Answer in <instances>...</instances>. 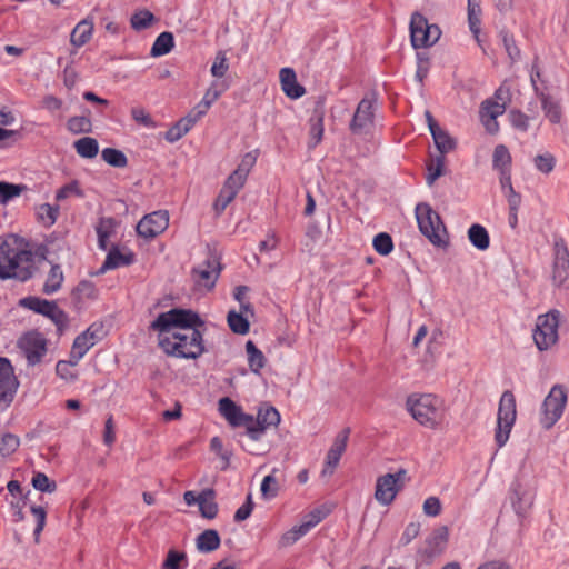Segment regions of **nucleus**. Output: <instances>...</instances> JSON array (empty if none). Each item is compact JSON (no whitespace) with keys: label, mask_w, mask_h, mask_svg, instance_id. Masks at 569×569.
<instances>
[{"label":"nucleus","mask_w":569,"mask_h":569,"mask_svg":"<svg viewBox=\"0 0 569 569\" xmlns=\"http://www.w3.org/2000/svg\"><path fill=\"white\" fill-rule=\"evenodd\" d=\"M441 30L437 24L429 23L428 19L416 11L410 19V40L415 49L433 46L440 38Z\"/></svg>","instance_id":"0eeeda50"},{"label":"nucleus","mask_w":569,"mask_h":569,"mask_svg":"<svg viewBox=\"0 0 569 569\" xmlns=\"http://www.w3.org/2000/svg\"><path fill=\"white\" fill-rule=\"evenodd\" d=\"M101 158L113 168H126L128 164V158L124 152L116 148H104L101 151Z\"/></svg>","instance_id":"a19ab883"},{"label":"nucleus","mask_w":569,"mask_h":569,"mask_svg":"<svg viewBox=\"0 0 569 569\" xmlns=\"http://www.w3.org/2000/svg\"><path fill=\"white\" fill-rule=\"evenodd\" d=\"M93 23L88 19L80 21L71 32L70 41L74 47L84 46L91 38Z\"/></svg>","instance_id":"2f4dec72"},{"label":"nucleus","mask_w":569,"mask_h":569,"mask_svg":"<svg viewBox=\"0 0 569 569\" xmlns=\"http://www.w3.org/2000/svg\"><path fill=\"white\" fill-rule=\"evenodd\" d=\"M552 281L558 288L569 289V250L562 238L555 241Z\"/></svg>","instance_id":"f8f14e48"},{"label":"nucleus","mask_w":569,"mask_h":569,"mask_svg":"<svg viewBox=\"0 0 569 569\" xmlns=\"http://www.w3.org/2000/svg\"><path fill=\"white\" fill-rule=\"evenodd\" d=\"M60 212L58 204L42 203L37 207V219L44 227H51L56 223Z\"/></svg>","instance_id":"e433bc0d"},{"label":"nucleus","mask_w":569,"mask_h":569,"mask_svg":"<svg viewBox=\"0 0 569 569\" xmlns=\"http://www.w3.org/2000/svg\"><path fill=\"white\" fill-rule=\"evenodd\" d=\"M372 246L376 252L381 256H388L393 250V241L389 233L380 232L375 236Z\"/></svg>","instance_id":"49530a36"},{"label":"nucleus","mask_w":569,"mask_h":569,"mask_svg":"<svg viewBox=\"0 0 569 569\" xmlns=\"http://www.w3.org/2000/svg\"><path fill=\"white\" fill-rule=\"evenodd\" d=\"M68 130L73 134L92 132V122L86 116L71 117L67 122Z\"/></svg>","instance_id":"c03bdc74"},{"label":"nucleus","mask_w":569,"mask_h":569,"mask_svg":"<svg viewBox=\"0 0 569 569\" xmlns=\"http://www.w3.org/2000/svg\"><path fill=\"white\" fill-rule=\"evenodd\" d=\"M256 161H257L256 156H253L252 152H248L242 157L240 164L233 172L238 173L239 177L246 181L247 177H248L250 170L252 169V167L254 166Z\"/></svg>","instance_id":"69168bd1"},{"label":"nucleus","mask_w":569,"mask_h":569,"mask_svg":"<svg viewBox=\"0 0 569 569\" xmlns=\"http://www.w3.org/2000/svg\"><path fill=\"white\" fill-rule=\"evenodd\" d=\"M229 69L228 59L226 52L220 50L214 57V61L211 66V74L216 78H222Z\"/></svg>","instance_id":"4d7b16f0"},{"label":"nucleus","mask_w":569,"mask_h":569,"mask_svg":"<svg viewBox=\"0 0 569 569\" xmlns=\"http://www.w3.org/2000/svg\"><path fill=\"white\" fill-rule=\"evenodd\" d=\"M216 491L212 488L203 489L200 492L199 511L206 519H213L217 517L219 507L214 501Z\"/></svg>","instance_id":"b1692460"},{"label":"nucleus","mask_w":569,"mask_h":569,"mask_svg":"<svg viewBox=\"0 0 569 569\" xmlns=\"http://www.w3.org/2000/svg\"><path fill=\"white\" fill-rule=\"evenodd\" d=\"M246 351L248 355V363L250 370L253 373L259 375L267 362L263 352L251 340L246 342Z\"/></svg>","instance_id":"7c9ffc66"},{"label":"nucleus","mask_w":569,"mask_h":569,"mask_svg":"<svg viewBox=\"0 0 569 569\" xmlns=\"http://www.w3.org/2000/svg\"><path fill=\"white\" fill-rule=\"evenodd\" d=\"M480 0H468V22L470 31L473 33L475 38L479 42V32H480Z\"/></svg>","instance_id":"ea45409f"},{"label":"nucleus","mask_w":569,"mask_h":569,"mask_svg":"<svg viewBox=\"0 0 569 569\" xmlns=\"http://www.w3.org/2000/svg\"><path fill=\"white\" fill-rule=\"evenodd\" d=\"M63 279L64 277L61 267L57 263H51V269L47 276L42 292L46 295H52L57 292L61 288Z\"/></svg>","instance_id":"72a5a7b5"},{"label":"nucleus","mask_w":569,"mask_h":569,"mask_svg":"<svg viewBox=\"0 0 569 569\" xmlns=\"http://www.w3.org/2000/svg\"><path fill=\"white\" fill-rule=\"evenodd\" d=\"M54 302L36 296H28L20 299L19 306L47 317L50 310L53 309Z\"/></svg>","instance_id":"c85d7f7f"},{"label":"nucleus","mask_w":569,"mask_h":569,"mask_svg":"<svg viewBox=\"0 0 569 569\" xmlns=\"http://www.w3.org/2000/svg\"><path fill=\"white\" fill-rule=\"evenodd\" d=\"M280 423V413L272 406L260 407L258 415L252 416V422L248 423L247 431L240 433V437H248L251 441H259L270 427H277Z\"/></svg>","instance_id":"9b49d317"},{"label":"nucleus","mask_w":569,"mask_h":569,"mask_svg":"<svg viewBox=\"0 0 569 569\" xmlns=\"http://www.w3.org/2000/svg\"><path fill=\"white\" fill-rule=\"evenodd\" d=\"M490 108H496L497 111H490L489 117L482 118V123L490 134H496L499 131V124L497 122L498 116L502 114L505 112V106L499 104V102H496L491 99L485 100L481 103L482 110H489Z\"/></svg>","instance_id":"393cba45"},{"label":"nucleus","mask_w":569,"mask_h":569,"mask_svg":"<svg viewBox=\"0 0 569 569\" xmlns=\"http://www.w3.org/2000/svg\"><path fill=\"white\" fill-rule=\"evenodd\" d=\"M18 345L24 352L30 366L39 363L47 352V340L37 331L26 333Z\"/></svg>","instance_id":"dca6fc26"},{"label":"nucleus","mask_w":569,"mask_h":569,"mask_svg":"<svg viewBox=\"0 0 569 569\" xmlns=\"http://www.w3.org/2000/svg\"><path fill=\"white\" fill-rule=\"evenodd\" d=\"M509 120L511 126L519 131L526 132L529 128V117L520 110H510Z\"/></svg>","instance_id":"e2e57ef3"},{"label":"nucleus","mask_w":569,"mask_h":569,"mask_svg":"<svg viewBox=\"0 0 569 569\" xmlns=\"http://www.w3.org/2000/svg\"><path fill=\"white\" fill-rule=\"evenodd\" d=\"M407 407L411 416L421 426L430 429H437L441 421L439 409V399L433 395H421L408 397Z\"/></svg>","instance_id":"39448f33"},{"label":"nucleus","mask_w":569,"mask_h":569,"mask_svg":"<svg viewBox=\"0 0 569 569\" xmlns=\"http://www.w3.org/2000/svg\"><path fill=\"white\" fill-rule=\"evenodd\" d=\"M187 559L184 552L171 549L168 551L167 557L161 566V569H181L180 562Z\"/></svg>","instance_id":"0e129e2a"},{"label":"nucleus","mask_w":569,"mask_h":569,"mask_svg":"<svg viewBox=\"0 0 569 569\" xmlns=\"http://www.w3.org/2000/svg\"><path fill=\"white\" fill-rule=\"evenodd\" d=\"M32 256L30 250L19 248L17 237L3 241L0 244V279L28 281L33 276Z\"/></svg>","instance_id":"f257e3e1"},{"label":"nucleus","mask_w":569,"mask_h":569,"mask_svg":"<svg viewBox=\"0 0 569 569\" xmlns=\"http://www.w3.org/2000/svg\"><path fill=\"white\" fill-rule=\"evenodd\" d=\"M416 219L420 232L436 247L445 248L448 246L447 228L439 216L430 204L420 202L416 206Z\"/></svg>","instance_id":"20e7f679"},{"label":"nucleus","mask_w":569,"mask_h":569,"mask_svg":"<svg viewBox=\"0 0 569 569\" xmlns=\"http://www.w3.org/2000/svg\"><path fill=\"white\" fill-rule=\"evenodd\" d=\"M30 511L37 519V525H36L34 531H33V536H34L36 542H39L40 533L42 532V530L46 526L47 511L41 506H31Z\"/></svg>","instance_id":"680f3d73"},{"label":"nucleus","mask_w":569,"mask_h":569,"mask_svg":"<svg viewBox=\"0 0 569 569\" xmlns=\"http://www.w3.org/2000/svg\"><path fill=\"white\" fill-rule=\"evenodd\" d=\"M220 536L214 529H206L196 539L197 549L204 553L217 550L220 547Z\"/></svg>","instance_id":"a878e982"},{"label":"nucleus","mask_w":569,"mask_h":569,"mask_svg":"<svg viewBox=\"0 0 569 569\" xmlns=\"http://www.w3.org/2000/svg\"><path fill=\"white\" fill-rule=\"evenodd\" d=\"M511 154L505 144H498L495 147L492 156L493 169L501 171L511 170Z\"/></svg>","instance_id":"4c0bfd02"},{"label":"nucleus","mask_w":569,"mask_h":569,"mask_svg":"<svg viewBox=\"0 0 569 569\" xmlns=\"http://www.w3.org/2000/svg\"><path fill=\"white\" fill-rule=\"evenodd\" d=\"M20 445V440L16 435L4 433L0 437V455L8 457L13 453Z\"/></svg>","instance_id":"864d4df0"},{"label":"nucleus","mask_w":569,"mask_h":569,"mask_svg":"<svg viewBox=\"0 0 569 569\" xmlns=\"http://www.w3.org/2000/svg\"><path fill=\"white\" fill-rule=\"evenodd\" d=\"M156 20L151 11L142 9L131 16L130 24L133 30L141 31L148 29Z\"/></svg>","instance_id":"79ce46f5"},{"label":"nucleus","mask_w":569,"mask_h":569,"mask_svg":"<svg viewBox=\"0 0 569 569\" xmlns=\"http://www.w3.org/2000/svg\"><path fill=\"white\" fill-rule=\"evenodd\" d=\"M377 101L376 93L365 96L357 106L356 112L350 121V131L355 134L362 133L372 126L375 118L373 104Z\"/></svg>","instance_id":"ddd939ff"},{"label":"nucleus","mask_w":569,"mask_h":569,"mask_svg":"<svg viewBox=\"0 0 569 569\" xmlns=\"http://www.w3.org/2000/svg\"><path fill=\"white\" fill-rule=\"evenodd\" d=\"M253 507H254V503L252 501V495L249 493L247 496L246 502L240 508L237 509V511L233 516V520L236 522H242V521L247 520L251 516Z\"/></svg>","instance_id":"338daca9"},{"label":"nucleus","mask_w":569,"mask_h":569,"mask_svg":"<svg viewBox=\"0 0 569 569\" xmlns=\"http://www.w3.org/2000/svg\"><path fill=\"white\" fill-rule=\"evenodd\" d=\"M47 318H49L56 325L60 333L64 330L69 322L68 315L58 307L57 302H54V307L47 315Z\"/></svg>","instance_id":"13d9d810"},{"label":"nucleus","mask_w":569,"mask_h":569,"mask_svg":"<svg viewBox=\"0 0 569 569\" xmlns=\"http://www.w3.org/2000/svg\"><path fill=\"white\" fill-rule=\"evenodd\" d=\"M280 83L283 92L290 99H299L306 93L303 86L298 83L297 74L292 68H282L279 72Z\"/></svg>","instance_id":"4be33fe9"},{"label":"nucleus","mask_w":569,"mask_h":569,"mask_svg":"<svg viewBox=\"0 0 569 569\" xmlns=\"http://www.w3.org/2000/svg\"><path fill=\"white\" fill-rule=\"evenodd\" d=\"M539 97L546 117L550 120V122L559 123L562 118V111L559 102L555 101L549 94L543 92H541Z\"/></svg>","instance_id":"f704fd0d"},{"label":"nucleus","mask_w":569,"mask_h":569,"mask_svg":"<svg viewBox=\"0 0 569 569\" xmlns=\"http://www.w3.org/2000/svg\"><path fill=\"white\" fill-rule=\"evenodd\" d=\"M468 239L470 243L480 251H485L490 247L489 232L479 223L470 226L468 229Z\"/></svg>","instance_id":"bb28decb"},{"label":"nucleus","mask_w":569,"mask_h":569,"mask_svg":"<svg viewBox=\"0 0 569 569\" xmlns=\"http://www.w3.org/2000/svg\"><path fill=\"white\" fill-rule=\"evenodd\" d=\"M567 403V390L561 385H555L542 403L541 425L550 429L561 418Z\"/></svg>","instance_id":"1a4fd4ad"},{"label":"nucleus","mask_w":569,"mask_h":569,"mask_svg":"<svg viewBox=\"0 0 569 569\" xmlns=\"http://www.w3.org/2000/svg\"><path fill=\"white\" fill-rule=\"evenodd\" d=\"M24 190H27L26 184L0 181V203L7 204L12 199L19 197Z\"/></svg>","instance_id":"37998d69"},{"label":"nucleus","mask_w":569,"mask_h":569,"mask_svg":"<svg viewBox=\"0 0 569 569\" xmlns=\"http://www.w3.org/2000/svg\"><path fill=\"white\" fill-rule=\"evenodd\" d=\"M556 157L550 152L537 154L533 158L536 169L543 174L551 173L556 167Z\"/></svg>","instance_id":"a18cd8bd"},{"label":"nucleus","mask_w":569,"mask_h":569,"mask_svg":"<svg viewBox=\"0 0 569 569\" xmlns=\"http://www.w3.org/2000/svg\"><path fill=\"white\" fill-rule=\"evenodd\" d=\"M73 147L79 157L93 159L99 153V143L97 139L83 137L74 141Z\"/></svg>","instance_id":"473e14b6"},{"label":"nucleus","mask_w":569,"mask_h":569,"mask_svg":"<svg viewBox=\"0 0 569 569\" xmlns=\"http://www.w3.org/2000/svg\"><path fill=\"white\" fill-rule=\"evenodd\" d=\"M134 262V253H122L117 244H113L111 249L109 250L106 260H104V267L106 268H119L122 266H130Z\"/></svg>","instance_id":"cd10ccee"},{"label":"nucleus","mask_w":569,"mask_h":569,"mask_svg":"<svg viewBox=\"0 0 569 569\" xmlns=\"http://www.w3.org/2000/svg\"><path fill=\"white\" fill-rule=\"evenodd\" d=\"M509 498L517 516L525 518L533 505V496L519 479L511 483Z\"/></svg>","instance_id":"a211bd4d"},{"label":"nucleus","mask_w":569,"mask_h":569,"mask_svg":"<svg viewBox=\"0 0 569 569\" xmlns=\"http://www.w3.org/2000/svg\"><path fill=\"white\" fill-rule=\"evenodd\" d=\"M94 345L89 340V338H86V335H78L76 339L73 340L71 351H70V358L72 365H78V362L84 357V355L89 351L90 348H92Z\"/></svg>","instance_id":"c9c22d12"},{"label":"nucleus","mask_w":569,"mask_h":569,"mask_svg":"<svg viewBox=\"0 0 569 569\" xmlns=\"http://www.w3.org/2000/svg\"><path fill=\"white\" fill-rule=\"evenodd\" d=\"M70 194H74L79 198H82L84 196L83 191L80 189L79 182L77 180H72L71 182H69V183L64 184L63 187H61L60 189H58V191L56 193V200L62 201V200L67 199Z\"/></svg>","instance_id":"052dcab7"},{"label":"nucleus","mask_w":569,"mask_h":569,"mask_svg":"<svg viewBox=\"0 0 569 569\" xmlns=\"http://www.w3.org/2000/svg\"><path fill=\"white\" fill-rule=\"evenodd\" d=\"M560 312L551 310L538 317L532 337L540 351L549 349L558 340Z\"/></svg>","instance_id":"6e6552de"},{"label":"nucleus","mask_w":569,"mask_h":569,"mask_svg":"<svg viewBox=\"0 0 569 569\" xmlns=\"http://www.w3.org/2000/svg\"><path fill=\"white\" fill-rule=\"evenodd\" d=\"M204 320L192 309L172 308L159 316L151 322L150 329L159 335L170 333L172 329L194 330L203 327Z\"/></svg>","instance_id":"7ed1b4c3"},{"label":"nucleus","mask_w":569,"mask_h":569,"mask_svg":"<svg viewBox=\"0 0 569 569\" xmlns=\"http://www.w3.org/2000/svg\"><path fill=\"white\" fill-rule=\"evenodd\" d=\"M169 226V213L167 210L153 211L143 218L137 224L138 236L144 239H153L164 232Z\"/></svg>","instance_id":"4468645a"},{"label":"nucleus","mask_w":569,"mask_h":569,"mask_svg":"<svg viewBox=\"0 0 569 569\" xmlns=\"http://www.w3.org/2000/svg\"><path fill=\"white\" fill-rule=\"evenodd\" d=\"M500 37H501L505 50H506L509 59L511 60V62H516L517 60H519L520 59V49L516 44L513 34H511L507 30H501Z\"/></svg>","instance_id":"de8ad7c7"},{"label":"nucleus","mask_w":569,"mask_h":569,"mask_svg":"<svg viewBox=\"0 0 569 569\" xmlns=\"http://www.w3.org/2000/svg\"><path fill=\"white\" fill-rule=\"evenodd\" d=\"M81 333L86 335V338H89V340L96 345V342L100 341L106 335L104 326L102 322H94Z\"/></svg>","instance_id":"774afa93"},{"label":"nucleus","mask_w":569,"mask_h":569,"mask_svg":"<svg viewBox=\"0 0 569 569\" xmlns=\"http://www.w3.org/2000/svg\"><path fill=\"white\" fill-rule=\"evenodd\" d=\"M174 47V37L170 31L161 32L154 40L150 56L151 57H162L168 54Z\"/></svg>","instance_id":"c756f323"},{"label":"nucleus","mask_w":569,"mask_h":569,"mask_svg":"<svg viewBox=\"0 0 569 569\" xmlns=\"http://www.w3.org/2000/svg\"><path fill=\"white\" fill-rule=\"evenodd\" d=\"M517 418L516 398L511 390L502 392L497 415L495 440L499 448L506 445Z\"/></svg>","instance_id":"423d86ee"},{"label":"nucleus","mask_w":569,"mask_h":569,"mask_svg":"<svg viewBox=\"0 0 569 569\" xmlns=\"http://www.w3.org/2000/svg\"><path fill=\"white\" fill-rule=\"evenodd\" d=\"M170 333L159 335L158 345L167 356L196 360L207 352L200 329Z\"/></svg>","instance_id":"f03ea898"},{"label":"nucleus","mask_w":569,"mask_h":569,"mask_svg":"<svg viewBox=\"0 0 569 569\" xmlns=\"http://www.w3.org/2000/svg\"><path fill=\"white\" fill-rule=\"evenodd\" d=\"M227 322L233 333L243 336L250 330L249 320L241 312H237L236 310H230L228 312Z\"/></svg>","instance_id":"58836bf2"},{"label":"nucleus","mask_w":569,"mask_h":569,"mask_svg":"<svg viewBox=\"0 0 569 569\" xmlns=\"http://www.w3.org/2000/svg\"><path fill=\"white\" fill-rule=\"evenodd\" d=\"M222 266L220 263V259L211 254L201 266L193 268L192 273L198 276L199 281H201L206 287L213 288Z\"/></svg>","instance_id":"412c9836"},{"label":"nucleus","mask_w":569,"mask_h":569,"mask_svg":"<svg viewBox=\"0 0 569 569\" xmlns=\"http://www.w3.org/2000/svg\"><path fill=\"white\" fill-rule=\"evenodd\" d=\"M191 129L186 124L182 119H179L166 133L164 138L168 142H177Z\"/></svg>","instance_id":"6e6d98bb"},{"label":"nucleus","mask_w":569,"mask_h":569,"mask_svg":"<svg viewBox=\"0 0 569 569\" xmlns=\"http://www.w3.org/2000/svg\"><path fill=\"white\" fill-rule=\"evenodd\" d=\"M325 113H326L325 98L318 97L315 102V106H313L312 114L309 119V123H310V130H309L310 141L308 142L309 149L316 148L322 140L323 130H325V128H323Z\"/></svg>","instance_id":"aec40b11"},{"label":"nucleus","mask_w":569,"mask_h":569,"mask_svg":"<svg viewBox=\"0 0 569 569\" xmlns=\"http://www.w3.org/2000/svg\"><path fill=\"white\" fill-rule=\"evenodd\" d=\"M407 471L399 469L396 473H386L378 477L375 498L382 506H389L402 489Z\"/></svg>","instance_id":"9d476101"},{"label":"nucleus","mask_w":569,"mask_h":569,"mask_svg":"<svg viewBox=\"0 0 569 569\" xmlns=\"http://www.w3.org/2000/svg\"><path fill=\"white\" fill-rule=\"evenodd\" d=\"M219 411L233 428L243 427L247 430L248 423L252 422V415L243 412L229 397L219 400Z\"/></svg>","instance_id":"f3484780"},{"label":"nucleus","mask_w":569,"mask_h":569,"mask_svg":"<svg viewBox=\"0 0 569 569\" xmlns=\"http://www.w3.org/2000/svg\"><path fill=\"white\" fill-rule=\"evenodd\" d=\"M72 296L77 300L82 298L94 299L97 298V289L93 282L89 280H81L77 287L72 290Z\"/></svg>","instance_id":"603ef678"},{"label":"nucleus","mask_w":569,"mask_h":569,"mask_svg":"<svg viewBox=\"0 0 569 569\" xmlns=\"http://www.w3.org/2000/svg\"><path fill=\"white\" fill-rule=\"evenodd\" d=\"M32 487L40 492L52 493L57 490V483L54 480L48 478L43 472H37L31 480Z\"/></svg>","instance_id":"8fccbe9b"},{"label":"nucleus","mask_w":569,"mask_h":569,"mask_svg":"<svg viewBox=\"0 0 569 569\" xmlns=\"http://www.w3.org/2000/svg\"><path fill=\"white\" fill-rule=\"evenodd\" d=\"M227 89L228 86L224 81H213L204 92V96L201 100L207 101V103L211 107L212 103L216 102Z\"/></svg>","instance_id":"5fc2aeb1"},{"label":"nucleus","mask_w":569,"mask_h":569,"mask_svg":"<svg viewBox=\"0 0 569 569\" xmlns=\"http://www.w3.org/2000/svg\"><path fill=\"white\" fill-rule=\"evenodd\" d=\"M433 142L438 151L441 153L440 156L455 150L457 147L456 140L446 130H442L440 133H436Z\"/></svg>","instance_id":"09e8293b"},{"label":"nucleus","mask_w":569,"mask_h":569,"mask_svg":"<svg viewBox=\"0 0 569 569\" xmlns=\"http://www.w3.org/2000/svg\"><path fill=\"white\" fill-rule=\"evenodd\" d=\"M19 381L9 359L0 357V405L9 406L17 392Z\"/></svg>","instance_id":"2eb2a0df"},{"label":"nucleus","mask_w":569,"mask_h":569,"mask_svg":"<svg viewBox=\"0 0 569 569\" xmlns=\"http://www.w3.org/2000/svg\"><path fill=\"white\" fill-rule=\"evenodd\" d=\"M449 538L448 527L442 526L432 531L430 537L426 540L428 548L426 549V553L428 556H435L445 549Z\"/></svg>","instance_id":"5701e85b"},{"label":"nucleus","mask_w":569,"mask_h":569,"mask_svg":"<svg viewBox=\"0 0 569 569\" xmlns=\"http://www.w3.org/2000/svg\"><path fill=\"white\" fill-rule=\"evenodd\" d=\"M236 197L237 194L234 193V191H229L227 189L221 188L213 203V210L216 211L217 216H220Z\"/></svg>","instance_id":"bf43d9fd"},{"label":"nucleus","mask_w":569,"mask_h":569,"mask_svg":"<svg viewBox=\"0 0 569 569\" xmlns=\"http://www.w3.org/2000/svg\"><path fill=\"white\" fill-rule=\"evenodd\" d=\"M350 435V428H343L335 438L333 443L326 456V463L322 470V475H332L333 470L338 466L342 453L346 451L347 442Z\"/></svg>","instance_id":"6ab92c4d"},{"label":"nucleus","mask_w":569,"mask_h":569,"mask_svg":"<svg viewBox=\"0 0 569 569\" xmlns=\"http://www.w3.org/2000/svg\"><path fill=\"white\" fill-rule=\"evenodd\" d=\"M261 496L266 500L273 499L278 496L279 483L273 475H268L263 478L260 487Z\"/></svg>","instance_id":"3c124183"}]
</instances>
